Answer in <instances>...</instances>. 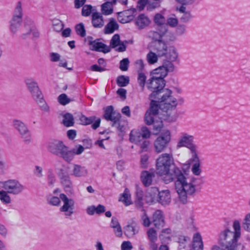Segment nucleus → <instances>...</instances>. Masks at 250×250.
<instances>
[{
    "instance_id": "nucleus-27",
    "label": "nucleus",
    "mask_w": 250,
    "mask_h": 250,
    "mask_svg": "<svg viewBox=\"0 0 250 250\" xmlns=\"http://www.w3.org/2000/svg\"><path fill=\"white\" fill-rule=\"evenodd\" d=\"M118 28L119 25L116 21L113 18H110L109 19L108 22L104 27V33L106 34H112L117 30Z\"/></svg>"
},
{
    "instance_id": "nucleus-49",
    "label": "nucleus",
    "mask_w": 250,
    "mask_h": 250,
    "mask_svg": "<svg viewBox=\"0 0 250 250\" xmlns=\"http://www.w3.org/2000/svg\"><path fill=\"white\" fill-rule=\"evenodd\" d=\"M75 29L77 34L83 37L85 36V30L83 23H81L77 25Z\"/></svg>"
},
{
    "instance_id": "nucleus-50",
    "label": "nucleus",
    "mask_w": 250,
    "mask_h": 250,
    "mask_svg": "<svg viewBox=\"0 0 250 250\" xmlns=\"http://www.w3.org/2000/svg\"><path fill=\"white\" fill-rule=\"evenodd\" d=\"M149 156L147 154H143L141 156L140 164L143 168H146L148 165Z\"/></svg>"
},
{
    "instance_id": "nucleus-61",
    "label": "nucleus",
    "mask_w": 250,
    "mask_h": 250,
    "mask_svg": "<svg viewBox=\"0 0 250 250\" xmlns=\"http://www.w3.org/2000/svg\"><path fill=\"white\" fill-rule=\"evenodd\" d=\"M34 22L29 18L26 17L24 20V26L25 27L29 26L30 28H33Z\"/></svg>"
},
{
    "instance_id": "nucleus-5",
    "label": "nucleus",
    "mask_w": 250,
    "mask_h": 250,
    "mask_svg": "<svg viewBox=\"0 0 250 250\" xmlns=\"http://www.w3.org/2000/svg\"><path fill=\"white\" fill-rule=\"evenodd\" d=\"M232 226L234 231L226 228L220 232L218 243L224 247L223 249L220 247V250H244V246L238 243V240L241 236L240 222L235 220Z\"/></svg>"
},
{
    "instance_id": "nucleus-40",
    "label": "nucleus",
    "mask_w": 250,
    "mask_h": 250,
    "mask_svg": "<svg viewBox=\"0 0 250 250\" xmlns=\"http://www.w3.org/2000/svg\"><path fill=\"white\" fill-rule=\"evenodd\" d=\"M56 182V178L53 170L49 169L47 171V183L48 184L52 186Z\"/></svg>"
},
{
    "instance_id": "nucleus-1",
    "label": "nucleus",
    "mask_w": 250,
    "mask_h": 250,
    "mask_svg": "<svg viewBox=\"0 0 250 250\" xmlns=\"http://www.w3.org/2000/svg\"><path fill=\"white\" fill-rule=\"evenodd\" d=\"M174 164L172 154H162L157 160V171L158 174L164 176L163 180L166 184L174 181L178 200L185 204L188 203V196H193L197 191L196 179L186 173H183Z\"/></svg>"
},
{
    "instance_id": "nucleus-9",
    "label": "nucleus",
    "mask_w": 250,
    "mask_h": 250,
    "mask_svg": "<svg viewBox=\"0 0 250 250\" xmlns=\"http://www.w3.org/2000/svg\"><path fill=\"white\" fill-rule=\"evenodd\" d=\"M22 9L21 3L19 1L15 8L13 15L9 22V30L12 35H15L20 30L22 22Z\"/></svg>"
},
{
    "instance_id": "nucleus-30",
    "label": "nucleus",
    "mask_w": 250,
    "mask_h": 250,
    "mask_svg": "<svg viewBox=\"0 0 250 250\" xmlns=\"http://www.w3.org/2000/svg\"><path fill=\"white\" fill-rule=\"evenodd\" d=\"M154 176V173L144 171L141 174L142 182L145 186H149L151 184Z\"/></svg>"
},
{
    "instance_id": "nucleus-6",
    "label": "nucleus",
    "mask_w": 250,
    "mask_h": 250,
    "mask_svg": "<svg viewBox=\"0 0 250 250\" xmlns=\"http://www.w3.org/2000/svg\"><path fill=\"white\" fill-rule=\"evenodd\" d=\"M48 150L51 153L62 158L65 161L70 162L72 161L75 155L81 154L84 151V148L82 146H79L77 147L71 149L65 146L62 142L55 140L49 144Z\"/></svg>"
},
{
    "instance_id": "nucleus-14",
    "label": "nucleus",
    "mask_w": 250,
    "mask_h": 250,
    "mask_svg": "<svg viewBox=\"0 0 250 250\" xmlns=\"http://www.w3.org/2000/svg\"><path fill=\"white\" fill-rule=\"evenodd\" d=\"M60 197L63 204L60 208V211L64 212L65 216L67 217L71 216L74 213L75 205L74 199L69 198L64 193H60Z\"/></svg>"
},
{
    "instance_id": "nucleus-31",
    "label": "nucleus",
    "mask_w": 250,
    "mask_h": 250,
    "mask_svg": "<svg viewBox=\"0 0 250 250\" xmlns=\"http://www.w3.org/2000/svg\"><path fill=\"white\" fill-rule=\"evenodd\" d=\"M172 236V230L169 228L163 229L159 234V238L164 242L169 241Z\"/></svg>"
},
{
    "instance_id": "nucleus-28",
    "label": "nucleus",
    "mask_w": 250,
    "mask_h": 250,
    "mask_svg": "<svg viewBox=\"0 0 250 250\" xmlns=\"http://www.w3.org/2000/svg\"><path fill=\"white\" fill-rule=\"evenodd\" d=\"M92 23L93 26L95 28H101L104 26V19L101 13L95 12L92 14Z\"/></svg>"
},
{
    "instance_id": "nucleus-62",
    "label": "nucleus",
    "mask_w": 250,
    "mask_h": 250,
    "mask_svg": "<svg viewBox=\"0 0 250 250\" xmlns=\"http://www.w3.org/2000/svg\"><path fill=\"white\" fill-rule=\"evenodd\" d=\"M7 232L8 231L6 228L3 225L0 224V235L5 237Z\"/></svg>"
},
{
    "instance_id": "nucleus-45",
    "label": "nucleus",
    "mask_w": 250,
    "mask_h": 250,
    "mask_svg": "<svg viewBox=\"0 0 250 250\" xmlns=\"http://www.w3.org/2000/svg\"><path fill=\"white\" fill-rule=\"evenodd\" d=\"M242 226L246 230L250 232V213L247 214L245 216Z\"/></svg>"
},
{
    "instance_id": "nucleus-51",
    "label": "nucleus",
    "mask_w": 250,
    "mask_h": 250,
    "mask_svg": "<svg viewBox=\"0 0 250 250\" xmlns=\"http://www.w3.org/2000/svg\"><path fill=\"white\" fill-rule=\"evenodd\" d=\"M92 9V7L90 5H84L82 10V15L85 17L89 16L91 13Z\"/></svg>"
},
{
    "instance_id": "nucleus-33",
    "label": "nucleus",
    "mask_w": 250,
    "mask_h": 250,
    "mask_svg": "<svg viewBox=\"0 0 250 250\" xmlns=\"http://www.w3.org/2000/svg\"><path fill=\"white\" fill-rule=\"evenodd\" d=\"M160 57L154 51H150L146 55V59L149 64H153L157 62L158 57Z\"/></svg>"
},
{
    "instance_id": "nucleus-8",
    "label": "nucleus",
    "mask_w": 250,
    "mask_h": 250,
    "mask_svg": "<svg viewBox=\"0 0 250 250\" xmlns=\"http://www.w3.org/2000/svg\"><path fill=\"white\" fill-rule=\"evenodd\" d=\"M55 170L60 180V183L66 190L73 188V183L69 174L68 173L69 167L62 165L61 163H57L54 165Z\"/></svg>"
},
{
    "instance_id": "nucleus-53",
    "label": "nucleus",
    "mask_w": 250,
    "mask_h": 250,
    "mask_svg": "<svg viewBox=\"0 0 250 250\" xmlns=\"http://www.w3.org/2000/svg\"><path fill=\"white\" fill-rule=\"evenodd\" d=\"M167 26L169 25L171 27H175L178 24V20L176 18L170 17L166 20Z\"/></svg>"
},
{
    "instance_id": "nucleus-59",
    "label": "nucleus",
    "mask_w": 250,
    "mask_h": 250,
    "mask_svg": "<svg viewBox=\"0 0 250 250\" xmlns=\"http://www.w3.org/2000/svg\"><path fill=\"white\" fill-rule=\"evenodd\" d=\"M136 196L139 202L140 206H142V203L141 202V200L142 199L143 197V192L139 188H138L136 190Z\"/></svg>"
},
{
    "instance_id": "nucleus-63",
    "label": "nucleus",
    "mask_w": 250,
    "mask_h": 250,
    "mask_svg": "<svg viewBox=\"0 0 250 250\" xmlns=\"http://www.w3.org/2000/svg\"><path fill=\"white\" fill-rule=\"evenodd\" d=\"M86 211L88 214L93 215L96 213V207L94 206H89L87 208Z\"/></svg>"
},
{
    "instance_id": "nucleus-24",
    "label": "nucleus",
    "mask_w": 250,
    "mask_h": 250,
    "mask_svg": "<svg viewBox=\"0 0 250 250\" xmlns=\"http://www.w3.org/2000/svg\"><path fill=\"white\" fill-rule=\"evenodd\" d=\"M110 46L112 48H116V50L123 52L125 50V45L121 42L120 36L118 34H115L110 41Z\"/></svg>"
},
{
    "instance_id": "nucleus-21",
    "label": "nucleus",
    "mask_w": 250,
    "mask_h": 250,
    "mask_svg": "<svg viewBox=\"0 0 250 250\" xmlns=\"http://www.w3.org/2000/svg\"><path fill=\"white\" fill-rule=\"evenodd\" d=\"M171 194L169 190H164L159 192L157 201L163 206L168 205L171 202Z\"/></svg>"
},
{
    "instance_id": "nucleus-43",
    "label": "nucleus",
    "mask_w": 250,
    "mask_h": 250,
    "mask_svg": "<svg viewBox=\"0 0 250 250\" xmlns=\"http://www.w3.org/2000/svg\"><path fill=\"white\" fill-rule=\"evenodd\" d=\"M95 120L94 116L87 117L84 115H81L80 117V121L81 124L83 125H88L91 124Z\"/></svg>"
},
{
    "instance_id": "nucleus-2",
    "label": "nucleus",
    "mask_w": 250,
    "mask_h": 250,
    "mask_svg": "<svg viewBox=\"0 0 250 250\" xmlns=\"http://www.w3.org/2000/svg\"><path fill=\"white\" fill-rule=\"evenodd\" d=\"M172 91L166 88L158 93V96L155 99V105L158 110L155 113L154 122L148 125H152L153 130L157 134L163 126L162 119L168 122H173L176 119L175 108L178 104L177 100L172 95Z\"/></svg>"
},
{
    "instance_id": "nucleus-4",
    "label": "nucleus",
    "mask_w": 250,
    "mask_h": 250,
    "mask_svg": "<svg viewBox=\"0 0 250 250\" xmlns=\"http://www.w3.org/2000/svg\"><path fill=\"white\" fill-rule=\"evenodd\" d=\"M151 78L148 80L146 84L147 87L152 91L149 95V99L151 101L150 106L147 110L145 116V122L146 124H150L154 122L155 113L158 110V107L155 105V99L158 96V93L164 89L165 83L164 78L165 77H161V74H156L153 73V70L150 74Z\"/></svg>"
},
{
    "instance_id": "nucleus-10",
    "label": "nucleus",
    "mask_w": 250,
    "mask_h": 250,
    "mask_svg": "<svg viewBox=\"0 0 250 250\" xmlns=\"http://www.w3.org/2000/svg\"><path fill=\"white\" fill-rule=\"evenodd\" d=\"M154 21L157 25L156 31H151L149 33L151 38L157 39L158 38H164L165 34H167V24L165 17L160 13L156 14L154 17Z\"/></svg>"
},
{
    "instance_id": "nucleus-11",
    "label": "nucleus",
    "mask_w": 250,
    "mask_h": 250,
    "mask_svg": "<svg viewBox=\"0 0 250 250\" xmlns=\"http://www.w3.org/2000/svg\"><path fill=\"white\" fill-rule=\"evenodd\" d=\"M13 127L18 132L21 138L26 144H29L32 140L31 134L27 126L20 120H14L12 122Z\"/></svg>"
},
{
    "instance_id": "nucleus-35",
    "label": "nucleus",
    "mask_w": 250,
    "mask_h": 250,
    "mask_svg": "<svg viewBox=\"0 0 250 250\" xmlns=\"http://www.w3.org/2000/svg\"><path fill=\"white\" fill-rule=\"evenodd\" d=\"M62 123L65 126H71L74 125V118L72 114L67 113L62 115Z\"/></svg>"
},
{
    "instance_id": "nucleus-20",
    "label": "nucleus",
    "mask_w": 250,
    "mask_h": 250,
    "mask_svg": "<svg viewBox=\"0 0 250 250\" xmlns=\"http://www.w3.org/2000/svg\"><path fill=\"white\" fill-rule=\"evenodd\" d=\"M90 48L92 50L104 53L108 52L110 51L109 47L100 42L99 40H95L93 41H89Z\"/></svg>"
},
{
    "instance_id": "nucleus-38",
    "label": "nucleus",
    "mask_w": 250,
    "mask_h": 250,
    "mask_svg": "<svg viewBox=\"0 0 250 250\" xmlns=\"http://www.w3.org/2000/svg\"><path fill=\"white\" fill-rule=\"evenodd\" d=\"M125 232L128 237H132L138 232V229L136 226L129 225L125 227Z\"/></svg>"
},
{
    "instance_id": "nucleus-19",
    "label": "nucleus",
    "mask_w": 250,
    "mask_h": 250,
    "mask_svg": "<svg viewBox=\"0 0 250 250\" xmlns=\"http://www.w3.org/2000/svg\"><path fill=\"white\" fill-rule=\"evenodd\" d=\"M71 175L75 177H85L88 175V170L86 167L78 164H73Z\"/></svg>"
},
{
    "instance_id": "nucleus-39",
    "label": "nucleus",
    "mask_w": 250,
    "mask_h": 250,
    "mask_svg": "<svg viewBox=\"0 0 250 250\" xmlns=\"http://www.w3.org/2000/svg\"><path fill=\"white\" fill-rule=\"evenodd\" d=\"M146 235L148 241H157V233L156 230L154 228H151L147 229Z\"/></svg>"
},
{
    "instance_id": "nucleus-13",
    "label": "nucleus",
    "mask_w": 250,
    "mask_h": 250,
    "mask_svg": "<svg viewBox=\"0 0 250 250\" xmlns=\"http://www.w3.org/2000/svg\"><path fill=\"white\" fill-rule=\"evenodd\" d=\"M3 188L9 194L14 195L21 194L25 189L24 186L18 180L9 179L2 183Z\"/></svg>"
},
{
    "instance_id": "nucleus-57",
    "label": "nucleus",
    "mask_w": 250,
    "mask_h": 250,
    "mask_svg": "<svg viewBox=\"0 0 250 250\" xmlns=\"http://www.w3.org/2000/svg\"><path fill=\"white\" fill-rule=\"evenodd\" d=\"M194 215L193 214H190L186 220L187 223L190 228L194 226Z\"/></svg>"
},
{
    "instance_id": "nucleus-46",
    "label": "nucleus",
    "mask_w": 250,
    "mask_h": 250,
    "mask_svg": "<svg viewBox=\"0 0 250 250\" xmlns=\"http://www.w3.org/2000/svg\"><path fill=\"white\" fill-rule=\"evenodd\" d=\"M141 222L144 227L148 228L152 223V220H151L148 215L144 213L141 216Z\"/></svg>"
},
{
    "instance_id": "nucleus-12",
    "label": "nucleus",
    "mask_w": 250,
    "mask_h": 250,
    "mask_svg": "<svg viewBox=\"0 0 250 250\" xmlns=\"http://www.w3.org/2000/svg\"><path fill=\"white\" fill-rule=\"evenodd\" d=\"M170 140V132L167 129L164 130L154 142L153 146L155 151L158 153L164 151Z\"/></svg>"
},
{
    "instance_id": "nucleus-32",
    "label": "nucleus",
    "mask_w": 250,
    "mask_h": 250,
    "mask_svg": "<svg viewBox=\"0 0 250 250\" xmlns=\"http://www.w3.org/2000/svg\"><path fill=\"white\" fill-rule=\"evenodd\" d=\"M34 100L36 101L38 104L39 105L40 109L42 111L45 112H48L49 111V107L43 99L42 94Z\"/></svg>"
},
{
    "instance_id": "nucleus-55",
    "label": "nucleus",
    "mask_w": 250,
    "mask_h": 250,
    "mask_svg": "<svg viewBox=\"0 0 250 250\" xmlns=\"http://www.w3.org/2000/svg\"><path fill=\"white\" fill-rule=\"evenodd\" d=\"M132 249V246L129 241H124L121 245L122 250H131Z\"/></svg>"
},
{
    "instance_id": "nucleus-56",
    "label": "nucleus",
    "mask_w": 250,
    "mask_h": 250,
    "mask_svg": "<svg viewBox=\"0 0 250 250\" xmlns=\"http://www.w3.org/2000/svg\"><path fill=\"white\" fill-rule=\"evenodd\" d=\"M133 16H129L128 17H123L122 16H118V20L120 22L123 23H125L129 22L132 20Z\"/></svg>"
},
{
    "instance_id": "nucleus-25",
    "label": "nucleus",
    "mask_w": 250,
    "mask_h": 250,
    "mask_svg": "<svg viewBox=\"0 0 250 250\" xmlns=\"http://www.w3.org/2000/svg\"><path fill=\"white\" fill-rule=\"evenodd\" d=\"M158 189L156 187H152L147 190L146 201L148 203L157 201L159 194Z\"/></svg>"
},
{
    "instance_id": "nucleus-47",
    "label": "nucleus",
    "mask_w": 250,
    "mask_h": 250,
    "mask_svg": "<svg viewBox=\"0 0 250 250\" xmlns=\"http://www.w3.org/2000/svg\"><path fill=\"white\" fill-rule=\"evenodd\" d=\"M146 77L144 73L141 72L138 73V82L139 85L143 88H144L146 83Z\"/></svg>"
},
{
    "instance_id": "nucleus-60",
    "label": "nucleus",
    "mask_w": 250,
    "mask_h": 250,
    "mask_svg": "<svg viewBox=\"0 0 250 250\" xmlns=\"http://www.w3.org/2000/svg\"><path fill=\"white\" fill-rule=\"evenodd\" d=\"M50 57L51 61L54 62L59 61L60 59V55L57 53H51Z\"/></svg>"
},
{
    "instance_id": "nucleus-58",
    "label": "nucleus",
    "mask_w": 250,
    "mask_h": 250,
    "mask_svg": "<svg viewBox=\"0 0 250 250\" xmlns=\"http://www.w3.org/2000/svg\"><path fill=\"white\" fill-rule=\"evenodd\" d=\"M115 235L117 237H120L122 236L123 232L121 226H119L113 229Z\"/></svg>"
},
{
    "instance_id": "nucleus-34",
    "label": "nucleus",
    "mask_w": 250,
    "mask_h": 250,
    "mask_svg": "<svg viewBox=\"0 0 250 250\" xmlns=\"http://www.w3.org/2000/svg\"><path fill=\"white\" fill-rule=\"evenodd\" d=\"M114 2H109V1H106L105 3L102 5V13L105 15H108L112 13L113 8L112 4Z\"/></svg>"
},
{
    "instance_id": "nucleus-37",
    "label": "nucleus",
    "mask_w": 250,
    "mask_h": 250,
    "mask_svg": "<svg viewBox=\"0 0 250 250\" xmlns=\"http://www.w3.org/2000/svg\"><path fill=\"white\" fill-rule=\"evenodd\" d=\"M119 200L123 202L126 206H128L132 203L130 199V194L127 188L125 189Z\"/></svg>"
},
{
    "instance_id": "nucleus-17",
    "label": "nucleus",
    "mask_w": 250,
    "mask_h": 250,
    "mask_svg": "<svg viewBox=\"0 0 250 250\" xmlns=\"http://www.w3.org/2000/svg\"><path fill=\"white\" fill-rule=\"evenodd\" d=\"M171 61L165 60L164 61L162 66L153 70V73L161 74V77H166L168 72H172L175 69V66Z\"/></svg>"
},
{
    "instance_id": "nucleus-36",
    "label": "nucleus",
    "mask_w": 250,
    "mask_h": 250,
    "mask_svg": "<svg viewBox=\"0 0 250 250\" xmlns=\"http://www.w3.org/2000/svg\"><path fill=\"white\" fill-rule=\"evenodd\" d=\"M8 191L6 190H0V201L4 204H9L11 202V198L9 195Z\"/></svg>"
},
{
    "instance_id": "nucleus-52",
    "label": "nucleus",
    "mask_w": 250,
    "mask_h": 250,
    "mask_svg": "<svg viewBox=\"0 0 250 250\" xmlns=\"http://www.w3.org/2000/svg\"><path fill=\"white\" fill-rule=\"evenodd\" d=\"M129 62L127 58L124 59L120 62V68L123 71H126L128 69Z\"/></svg>"
},
{
    "instance_id": "nucleus-18",
    "label": "nucleus",
    "mask_w": 250,
    "mask_h": 250,
    "mask_svg": "<svg viewBox=\"0 0 250 250\" xmlns=\"http://www.w3.org/2000/svg\"><path fill=\"white\" fill-rule=\"evenodd\" d=\"M151 219L152 223L156 229H159L165 226L164 214L160 210H157L153 212Z\"/></svg>"
},
{
    "instance_id": "nucleus-48",
    "label": "nucleus",
    "mask_w": 250,
    "mask_h": 250,
    "mask_svg": "<svg viewBox=\"0 0 250 250\" xmlns=\"http://www.w3.org/2000/svg\"><path fill=\"white\" fill-rule=\"evenodd\" d=\"M58 102L62 105H65L71 102L65 94H61L58 98Z\"/></svg>"
},
{
    "instance_id": "nucleus-23",
    "label": "nucleus",
    "mask_w": 250,
    "mask_h": 250,
    "mask_svg": "<svg viewBox=\"0 0 250 250\" xmlns=\"http://www.w3.org/2000/svg\"><path fill=\"white\" fill-rule=\"evenodd\" d=\"M204 245L202 238L200 234L196 232L193 236L191 250H203Z\"/></svg>"
},
{
    "instance_id": "nucleus-22",
    "label": "nucleus",
    "mask_w": 250,
    "mask_h": 250,
    "mask_svg": "<svg viewBox=\"0 0 250 250\" xmlns=\"http://www.w3.org/2000/svg\"><path fill=\"white\" fill-rule=\"evenodd\" d=\"M104 118L108 120L116 123L120 118V114L116 113L113 111V107L112 106H107L104 111Z\"/></svg>"
},
{
    "instance_id": "nucleus-7",
    "label": "nucleus",
    "mask_w": 250,
    "mask_h": 250,
    "mask_svg": "<svg viewBox=\"0 0 250 250\" xmlns=\"http://www.w3.org/2000/svg\"><path fill=\"white\" fill-rule=\"evenodd\" d=\"M150 134V131L146 126H143L140 129H133L130 133L129 141L140 146L142 150H144L149 145V141L146 139L149 138Z\"/></svg>"
},
{
    "instance_id": "nucleus-44",
    "label": "nucleus",
    "mask_w": 250,
    "mask_h": 250,
    "mask_svg": "<svg viewBox=\"0 0 250 250\" xmlns=\"http://www.w3.org/2000/svg\"><path fill=\"white\" fill-rule=\"evenodd\" d=\"M117 83L119 86H125L129 83V78L124 76H120L117 79Z\"/></svg>"
},
{
    "instance_id": "nucleus-42",
    "label": "nucleus",
    "mask_w": 250,
    "mask_h": 250,
    "mask_svg": "<svg viewBox=\"0 0 250 250\" xmlns=\"http://www.w3.org/2000/svg\"><path fill=\"white\" fill-rule=\"evenodd\" d=\"M52 26L55 31L60 32L63 27V25L60 20L54 19L52 21Z\"/></svg>"
},
{
    "instance_id": "nucleus-3",
    "label": "nucleus",
    "mask_w": 250,
    "mask_h": 250,
    "mask_svg": "<svg viewBox=\"0 0 250 250\" xmlns=\"http://www.w3.org/2000/svg\"><path fill=\"white\" fill-rule=\"evenodd\" d=\"M194 136L186 132H182L179 134L176 147L180 149L186 147L189 150L190 157L187 161V163L191 167V171L195 176H200L202 172V161L199 156V147L194 143Z\"/></svg>"
},
{
    "instance_id": "nucleus-54",
    "label": "nucleus",
    "mask_w": 250,
    "mask_h": 250,
    "mask_svg": "<svg viewBox=\"0 0 250 250\" xmlns=\"http://www.w3.org/2000/svg\"><path fill=\"white\" fill-rule=\"evenodd\" d=\"M42 168L39 166H36L34 169V174L38 178H41L43 176Z\"/></svg>"
},
{
    "instance_id": "nucleus-64",
    "label": "nucleus",
    "mask_w": 250,
    "mask_h": 250,
    "mask_svg": "<svg viewBox=\"0 0 250 250\" xmlns=\"http://www.w3.org/2000/svg\"><path fill=\"white\" fill-rule=\"evenodd\" d=\"M184 242H180L179 244V250H184L187 244H188L187 240L188 239V237H183Z\"/></svg>"
},
{
    "instance_id": "nucleus-29",
    "label": "nucleus",
    "mask_w": 250,
    "mask_h": 250,
    "mask_svg": "<svg viewBox=\"0 0 250 250\" xmlns=\"http://www.w3.org/2000/svg\"><path fill=\"white\" fill-rule=\"evenodd\" d=\"M164 56H165L166 60L174 62L179 61L178 53L174 46H169Z\"/></svg>"
},
{
    "instance_id": "nucleus-16",
    "label": "nucleus",
    "mask_w": 250,
    "mask_h": 250,
    "mask_svg": "<svg viewBox=\"0 0 250 250\" xmlns=\"http://www.w3.org/2000/svg\"><path fill=\"white\" fill-rule=\"evenodd\" d=\"M24 82L27 89L34 99L42 94L39 88L38 83L34 79L28 77L24 79Z\"/></svg>"
},
{
    "instance_id": "nucleus-26",
    "label": "nucleus",
    "mask_w": 250,
    "mask_h": 250,
    "mask_svg": "<svg viewBox=\"0 0 250 250\" xmlns=\"http://www.w3.org/2000/svg\"><path fill=\"white\" fill-rule=\"evenodd\" d=\"M150 23L149 18L145 14H140L135 20V24L139 29L147 26Z\"/></svg>"
},
{
    "instance_id": "nucleus-15",
    "label": "nucleus",
    "mask_w": 250,
    "mask_h": 250,
    "mask_svg": "<svg viewBox=\"0 0 250 250\" xmlns=\"http://www.w3.org/2000/svg\"><path fill=\"white\" fill-rule=\"evenodd\" d=\"M167 34H165L164 38L161 37L157 39L151 38L155 41L153 44V51L158 54L159 56H163L167 53L168 47L167 46L166 42H167Z\"/></svg>"
},
{
    "instance_id": "nucleus-41",
    "label": "nucleus",
    "mask_w": 250,
    "mask_h": 250,
    "mask_svg": "<svg viewBox=\"0 0 250 250\" xmlns=\"http://www.w3.org/2000/svg\"><path fill=\"white\" fill-rule=\"evenodd\" d=\"M60 197L54 195H49L47 198V202L49 204L54 206H58L61 203Z\"/></svg>"
}]
</instances>
